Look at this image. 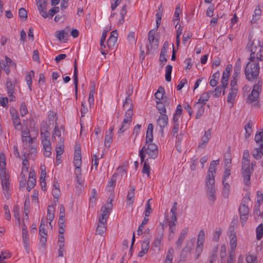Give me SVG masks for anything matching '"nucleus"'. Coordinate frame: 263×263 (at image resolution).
<instances>
[{
  "mask_svg": "<svg viewBox=\"0 0 263 263\" xmlns=\"http://www.w3.org/2000/svg\"><path fill=\"white\" fill-rule=\"evenodd\" d=\"M123 107L124 108H128L125 113V118L122 123L121 126L119 129L118 134H122L127 130L130 125L133 115V104L132 99L128 96L125 100Z\"/></svg>",
  "mask_w": 263,
  "mask_h": 263,
  "instance_id": "obj_1",
  "label": "nucleus"
},
{
  "mask_svg": "<svg viewBox=\"0 0 263 263\" xmlns=\"http://www.w3.org/2000/svg\"><path fill=\"white\" fill-rule=\"evenodd\" d=\"M6 158L3 153L0 154V178L5 196L8 194L9 189V180L8 175L6 172Z\"/></svg>",
  "mask_w": 263,
  "mask_h": 263,
  "instance_id": "obj_2",
  "label": "nucleus"
},
{
  "mask_svg": "<svg viewBox=\"0 0 263 263\" xmlns=\"http://www.w3.org/2000/svg\"><path fill=\"white\" fill-rule=\"evenodd\" d=\"M73 163L74 166L76 167L74 170V174L76 177L77 181L80 185H82L83 183V180L82 178L81 174V151L80 146H78L75 148Z\"/></svg>",
  "mask_w": 263,
  "mask_h": 263,
  "instance_id": "obj_3",
  "label": "nucleus"
},
{
  "mask_svg": "<svg viewBox=\"0 0 263 263\" xmlns=\"http://www.w3.org/2000/svg\"><path fill=\"white\" fill-rule=\"evenodd\" d=\"M259 68L258 61L254 60V62L250 61L248 62L245 70L247 79L249 81H252L256 79L258 76Z\"/></svg>",
  "mask_w": 263,
  "mask_h": 263,
  "instance_id": "obj_4",
  "label": "nucleus"
},
{
  "mask_svg": "<svg viewBox=\"0 0 263 263\" xmlns=\"http://www.w3.org/2000/svg\"><path fill=\"white\" fill-rule=\"evenodd\" d=\"M254 171L253 168L250 167V162L242 163L241 175L243 178V181L245 185L249 186L251 184V176Z\"/></svg>",
  "mask_w": 263,
  "mask_h": 263,
  "instance_id": "obj_5",
  "label": "nucleus"
},
{
  "mask_svg": "<svg viewBox=\"0 0 263 263\" xmlns=\"http://www.w3.org/2000/svg\"><path fill=\"white\" fill-rule=\"evenodd\" d=\"M251 57L250 60L251 62L255 61H263V46L258 43L257 45H254L251 47Z\"/></svg>",
  "mask_w": 263,
  "mask_h": 263,
  "instance_id": "obj_6",
  "label": "nucleus"
},
{
  "mask_svg": "<svg viewBox=\"0 0 263 263\" xmlns=\"http://www.w3.org/2000/svg\"><path fill=\"white\" fill-rule=\"evenodd\" d=\"M157 30L152 29L148 34V40L149 44L147 46L148 53L151 52L152 50L157 49L159 46L158 39L155 37V33Z\"/></svg>",
  "mask_w": 263,
  "mask_h": 263,
  "instance_id": "obj_7",
  "label": "nucleus"
},
{
  "mask_svg": "<svg viewBox=\"0 0 263 263\" xmlns=\"http://www.w3.org/2000/svg\"><path fill=\"white\" fill-rule=\"evenodd\" d=\"M262 82L258 81L257 83L254 85L251 93L248 96L247 102L252 103L257 100L259 93L261 90Z\"/></svg>",
  "mask_w": 263,
  "mask_h": 263,
  "instance_id": "obj_8",
  "label": "nucleus"
},
{
  "mask_svg": "<svg viewBox=\"0 0 263 263\" xmlns=\"http://www.w3.org/2000/svg\"><path fill=\"white\" fill-rule=\"evenodd\" d=\"M214 184L215 180H213V179H210L209 180L206 181V192L207 196L208 199L213 202H214L216 199L215 188Z\"/></svg>",
  "mask_w": 263,
  "mask_h": 263,
  "instance_id": "obj_9",
  "label": "nucleus"
},
{
  "mask_svg": "<svg viewBox=\"0 0 263 263\" xmlns=\"http://www.w3.org/2000/svg\"><path fill=\"white\" fill-rule=\"evenodd\" d=\"M16 83V79H15L14 81L13 82L11 79L7 78L6 83V87L10 101H14L15 100V97L13 95V93H14L15 85Z\"/></svg>",
  "mask_w": 263,
  "mask_h": 263,
  "instance_id": "obj_10",
  "label": "nucleus"
},
{
  "mask_svg": "<svg viewBox=\"0 0 263 263\" xmlns=\"http://www.w3.org/2000/svg\"><path fill=\"white\" fill-rule=\"evenodd\" d=\"M147 145L145 153L148 155L150 159H155L158 155V149L157 146L152 142L146 143Z\"/></svg>",
  "mask_w": 263,
  "mask_h": 263,
  "instance_id": "obj_11",
  "label": "nucleus"
},
{
  "mask_svg": "<svg viewBox=\"0 0 263 263\" xmlns=\"http://www.w3.org/2000/svg\"><path fill=\"white\" fill-rule=\"evenodd\" d=\"M239 213L241 225L244 226L248 218V215L249 213V209L245 204H241L239 208Z\"/></svg>",
  "mask_w": 263,
  "mask_h": 263,
  "instance_id": "obj_12",
  "label": "nucleus"
},
{
  "mask_svg": "<svg viewBox=\"0 0 263 263\" xmlns=\"http://www.w3.org/2000/svg\"><path fill=\"white\" fill-rule=\"evenodd\" d=\"M229 235L230 237V253H235V250L237 246V237L236 233L234 231V228L230 227L229 232Z\"/></svg>",
  "mask_w": 263,
  "mask_h": 263,
  "instance_id": "obj_13",
  "label": "nucleus"
},
{
  "mask_svg": "<svg viewBox=\"0 0 263 263\" xmlns=\"http://www.w3.org/2000/svg\"><path fill=\"white\" fill-rule=\"evenodd\" d=\"M118 33L116 30L111 32L110 36L107 40V46L110 49H113L117 45Z\"/></svg>",
  "mask_w": 263,
  "mask_h": 263,
  "instance_id": "obj_14",
  "label": "nucleus"
},
{
  "mask_svg": "<svg viewBox=\"0 0 263 263\" xmlns=\"http://www.w3.org/2000/svg\"><path fill=\"white\" fill-rule=\"evenodd\" d=\"M69 27H67L65 29L59 30L55 32L56 37L60 41L64 40L66 42L69 37Z\"/></svg>",
  "mask_w": 263,
  "mask_h": 263,
  "instance_id": "obj_15",
  "label": "nucleus"
},
{
  "mask_svg": "<svg viewBox=\"0 0 263 263\" xmlns=\"http://www.w3.org/2000/svg\"><path fill=\"white\" fill-rule=\"evenodd\" d=\"M47 3V0H36L38 10L44 18H46L48 16L46 10Z\"/></svg>",
  "mask_w": 263,
  "mask_h": 263,
  "instance_id": "obj_16",
  "label": "nucleus"
},
{
  "mask_svg": "<svg viewBox=\"0 0 263 263\" xmlns=\"http://www.w3.org/2000/svg\"><path fill=\"white\" fill-rule=\"evenodd\" d=\"M157 123L160 126L161 132H163V128L167 126L168 123L167 116L166 114L160 115L157 120Z\"/></svg>",
  "mask_w": 263,
  "mask_h": 263,
  "instance_id": "obj_17",
  "label": "nucleus"
},
{
  "mask_svg": "<svg viewBox=\"0 0 263 263\" xmlns=\"http://www.w3.org/2000/svg\"><path fill=\"white\" fill-rule=\"evenodd\" d=\"M112 208V204L110 203V205L106 207L103 206L102 208V213L99 217V220L107 221V219L110 214V211Z\"/></svg>",
  "mask_w": 263,
  "mask_h": 263,
  "instance_id": "obj_18",
  "label": "nucleus"
},
{
  "mask_svg": "<svg viewBox=\"0 0 263 263\" xmlns=\"http://www.w3.org/2000/svg\"><path fill=\"white\" fill-rule=\"evenodd\" d=\"M211 136V129H209L205 131L204 135L201 138V142L199 144L198 147L204 148L208 143Z\"/></svg>",
  "mask_w": 263,
  "mask_h": 263,
  "instance_id": "obj_19",
  "label": "nucleus"
},
{
  "mask_svg": "<svg viewBox=\"0 0 263 263\" xmlns=\"http://www.w3.org/2000/svg\"><path fill=\"white\" fill-rule=\"evenodd\" d=\"M149 248V240L148 239H144L141 245V251L138 253L139 257H142L148 252Z\"/></svg>",
  "mask_w": 263,
  "mask_h": 263,
  "instance_id": "obj_20",
  "label": "nucleus"
},
{
  "mask_svg": "<svg viewBox=\"0 0 263 263\" xmlns=\"http://www.w3.org/2000/svg\"><path fill=\"white\" fill-rule=\"evenodd\" d=\"M107 221L102 220L99 219V222L96 229V232L97 234L103 235L104 233L106 231Z\"/></svg>",
  "mask_w": 263,
  "mask_h": 263,
  "instance_id": "obj_21",
  "label": "nucleus"
},
{
  "mask_svg": "<svg viewBox=\"0 0 263 263\" xmlns=\"http://www.w3.org/2000/svg\"><path fill=\"white\" fill-rule=\"evenodd\" d=\"M73 83L74 85V90L77 97L78 87V71L77 64V61L75 60L74 64V71H73Z\"/></svg>",
  "mask_w": 263,
  "mask_h": 263,
  "instance_id": "obj_22",
  "label": "nucleus"
},
{
  "mask_svg": "<svg viewBox=\"0 0 263 263\" xmlns=\"http://www.w3.org/2000/svg\"><path fill=\"white\" fill-rule=\"evenodd\" d=\"M188 232V228H184L181 232L180 236L178 239V240L176 242V244L177 247L180 248L182 245V242H183Z\"/></svg>",
  "mask_w": 263,
  "mask_h": 263,
  "instance_id": "obj_23",
  "label": "nucleus"
},
{
  "mask_svg": "<svg viewBox=\"0 0 263 263\" xmlns=\"http://www.w3.org/2000/svg\"><path fill=\"white\" fill-rule=\"evenodd\" d=\"M153 125L152 123H149L148 125L147 131H146V143H149L152 142L153 140Z\"/></svg>",
  "mask_w": 263,
  "mask_h": 263,
  "instance_id": "obj_24",
  "label": "nucleus"
},
{
  "mask_svg": "<svg viewBox=\"0 0 263 263\" xmlns=\"http://www.w3.org/2000/svg\"><path fill=\"white\" fill-rule=\"evenodd\" d=\"M22 240L24 243L25 250L29 253V238L28 236V232L22 231Z\"/></svg>",
  "mask_w": 263,
  "mask_h": 263,
  "instance_id": "obj_25",
  "label": "nucleus"
},
{
  "mask_svg": "<svg viewBox=\"0 0 263 263\" xmlns=\"http://www.w3.org/2000/svg\"><path fill=\"white\" fill-rule=\"evenodd\" d=\"M135 186H132L130 187V189L128 192V194L127 195L126 197V200L127 202V203L129 205H133L134 201V197H135Z\"/></svg>",
  "mask_w": 263,
  "mask_h": 263,
  "instance_id": "obj_26",
  "label": "nucleus"
},
{
  "mask_svg": "<svg viewBox=\"0 0 263 263\" xmlns=\"http://www.w3.org/2000/svg\"><path fill=\"white\" fill-rule=\"evenodd\" d=\"M163 232L162 231H159L153 242V246L155 247L158 248L160 247L161 240L163 239Z\"/></svg>",
  "mask_w": 263,
  "mask_h": 263,
  "instance_id": "obj_27",
  "label": "nucleus"
},
{
  "mask_svg": "<svg viewBox=\"0 0 263 263\" xmlns=\"http://www.w3.org/2000/svg\"><path fill=\"white\" fill-rule=\"evenodd\" d=\"M174 250L173 248H170L167 252L165 259L163 263H172L174 257Z\"/></svg>",
  "mask_w": 263,
  "mask_h": 263,
  "instance_id": "obj_28",
  "label": "nucleus"
},
{
  "mask_svg": "<svg viewBox=\"0 0 263 263\" xmlns=\"http://www.w3.org/2000/svg\"><path fill=\"white\" fill-rule=\"evenodd\" d=\"M210 98V92L208 91L206 92H204L202 93L200 96V98L199 99L198 102L196 103H199L202 104V105H204L206 104V102Z\"/></svg>",
  "mask_w": 263,
  "mask_h": 263,
  "instance_id": "obj_29",
  "label": "nucleus"
},
{
  "mask_svg": "<svg viewBox=\"0 0 263 263\" xmlns=\"http://www.w3.org/2000/svg\"><path fill=\"white\" fill-rule=\"evenodd\" d=\"M194 107L197 108V110L196 114V119H199L204 112V105L196 103Z\"/></svg>",
  "mask_w": 263,
  "mask_h": 263,
  "instance_id": "obj_30",
  "label": "nucleus"
},
{
  "mask_svg": "<svg viewBox=\"0 0 263 263\" xmlns=\"http://www.w3.org/2000/svg\"><path fill=\"white\" fill-rule=\"evenodd\" d=\"M238 91V89H230V91L229 93L227 98V102L230 103H233L237 96Z\"/></svg>",
  "mask_w": 263,
  "mask_h": 263,
  "instance_id": "obj_31",
  "label": "nucleus"
},
{
  "mask_svg": "<svg viewBox=\"0 0 263 263\" xmlns=\"http://www.w3.org/2000/svg\"><path fill=\"white\" fill-rule=\"evenodd\" d=\"M34 76V72L33 70H31L30 72L27 74V75L26 77V81L27 82V84L30 89V91L32 90V77H33Z\"/></svg>",
  "mask_w": 263,
  "mask_h": 263,
  "instance_id": "obj_32",
  "label": "nucleus"
},
{
  "mask_svg": "<svg viewBox=\"0 0 263 263\" xmlns=\"http://www.w3.org/2000/svg\"><path fill=\"white\" fill-rule=\"evenodd\" d=\"M216 173V168L210 165L208 170V175L206 177V181L209 180L210 179L215 180V174Z\"/></svg>",
  "mask_w": 263,
  "mask_h": 263,
  "instance_id": "obj_33",
  "label": "nucleus"
},
{
  "mask_svg": "<svg viewBox=\"0 0 263 263\" xmlns=\"http://www.w3.org/2000/svg\"><path fill=\"white\" fill-rule=\"evenodd\" d=\"M220 76V72L219 71H217L215 72L212 77V79L210 81V85L212 87H214L216 86L218 83V80Z\"/></svg>",
  "mask_w": 263,
  "mask_h": 263,
  "instance_id": "obj_34",
  "label": "nucleus"
},
{
  "mask_svg": "<svg viewBox=\"0 0 263 263\" xmlns=\"http://www.w3.org/2000/svg\"><path fill=\"white\" fill-rule=\"evenodd\" d=\"M13 215L14 217L17 220L18 225L21 223V218H20V207L18 205H15L13 207Z\"/></svg>",
  "mask_w": 263,
  "mask_h": 263,
  "instance_id": "obj_35",
  "label": "nucleus"
},
{
  "mask_svg": "<svg viewBox=\"0 0 263 263\" xmlns=\"http://www.w3.org/2000/svg\"><path fill=\"white\" fill-rule=\"evenodd\" d=\"M261 15V10L258 6L254 10V14H253V18L251 20L252 23H256L260 18Z\"/></svg>",
  "mask_w": 263,
  "mask_h": 263,
  "instance_id": "obj_36",
  "label": "nucleus"
},
{
  "mask_svg": "<svg viewBox=\"0 0 263 263\" xmlns=\"http://www.w3.org/2000/svg\"><path fill=\"white\" fill-rule=\"evenodd\" d=\"M224 167L225 168H231V157L230 153H228L224 155Z\"/></svg>",
  "mask_w": 263,
  "mask_h": 263,
  "instance_id": "obj_37",
  "label": "nucleus"
},
{
  "mask_svg": "<svg viewBox=\"0 0 263 263\" xmlns=\"http://www.w3.org/2000/svg\"><path fill=\"white\" fill-rule=\"evenodd\" d=\"M172 66L171 65H167L166 66L165 69V80L167 82H170L171 81V73L172 71Z\"/></svg>",
  "mask_w": 263,
  "mask_h": 263,
  "instance_id": "obj_38",
  "label": "nucleus"
},
{
  "mask_svg": "<svg viewBox=\"0 0 263 263\" xmlns=\"http://www.w3.org/2000/svg\"><path fill=\"white\" fill-rule=\"evenodd\" d=\"M54 208L52 205H49L47 209V218L48 220L52 221L54 219Z\"/></svg>",
  "mask_w": 263,
  "mask_h": 263,
  "instance_id": "obj_39",
  "label": "nucleus"
},
{
  "mask_svg": "<svg viewBox=\"0 0 263 263\" xmlns=\"http://www.w3.org/2000/svg\"><path fill=\"white\" fill-rule=\"evenodd\" d=\"M229 74L228 72H223L222 74V77L221 81V85L222 87L225 89L228 86V81L229 80Z\"/></svg>",
  "mask_w": 263,
  "mask_h": 263,
  "instance_id": "obj_40",
  "label": "nucleus"
},
{
  "mask_svg": "<svg viewBox=\"0 0 263 263\" xmlns=\"http://www.w3.org/2000/svg\"><path fill=\"white\" fill-rule=\"evenodd\" d=\"M156 108L159 110L160 115L166 114V108L165 105L162 102L158 101H157Z\"/></svg>",
  "mask_w": 263,
  "mask_h": 263,
  "instance_id": "obj_41",
  "label": "nucleus"
},
{
  "mask_svg": "<svg viewBox=\"0 0 263 263\" xmlns=\"http://www.w3.org/2000/svg\"><path fill=\"white\" fill-rule=\"evenodd\" d=\"M256 239L258 240L261 239L263 236V224H260L256 229Z\"/></svg>",
  "mask_w": 263,
  "mask_h": 263,
  "instance_id": "obj_42",
  "label": "nucleus"
},
{
  "mask_svg": "<svg viewBox=\"0 0 263 263\" xmlns=\"http://www.w3.org/2000/svg\"><path fill=\"white\" fill-rule=\"evenodd\" d=\"M222 88H224L222 87V86L221 85H218L215 88L214 91H210L209 92L210 93H213V96L214 97L218 98L220 96Z\"/></svg>",
  "mask_w": 263,
  "mask_h": 263,
  "instance_id": "obj_43",
  "label": "nucleus"
},
{
  "mask_svg": "<svg viewBox=\"0 0 263 263\" xmlns=\"http://www.w3.org/2000/svg\"><path fill=\"white\" fill-rule=\"evenodd\" d=\"M22 164H23V167H22V170L21 172V175H22V177H24L25 176V174L27 173L28 172V161L27 159H24L23 160Z\"/></svg>",
  "mask_w": 263,
  "mask_h": 263,
  "instance_id": "obj_44",
  "label": "nucleus"
},
{
  "mask_svg": "<svg viewBox=\"0 0 263 263\" xmlns=\"http://www.w3.org/2000/svg\"><path fill=\"white\" fill-rule=\"evenodd\" d=\"M263 138V129H260L259 131L257 132L255 134L254 140L257 144L260 143V142L262 141Z\"/></svg>",
  "mask_w": 263,
  "mask_h": 263,
  "instance_id": "obj_45",
  "label": "nucleus"
},
{
  "mask_svg": "<svg viewBox=\"0 0 263 263\" xmlns=\"http://www.w3.org/2000/svg\"><path fill=\"white\" fill-rule=\"evenodd\" d=\"M41 133L43 134L44 137H49L50 133L47 130V124L45 122H43L41 126Z\"/></svg>",
  "mask_w": 263,
  "mask_h": 263,
  "instance_id": "obj_46",
  "label": "nucleus"
},
{
  "mask_svg": "<svg viewBox=\"0 0 263 263\" xmlns=\"http://www.w3.org/2000/svg\"><path fill=\"white\" fill-rule=\"evenodd\" d=\"M164 92V89L162 87H159L158 91L155 93V96L156 98L160 101L163 99V95Z\"/></svg>",
  "mask_w": 263,
  "mask_h": 263,
  "instance_id": "obj_47",
  "label": "nucleus"
},
{
  "mask_svg": "<svg viewBox=\"0 0 263 263\" xmlns=\"http://www.w3.org/2000/svg\"><path fill=\"white\" fill-rule=\"evenodd\" d=\"M148 221V218H147V217H144L143 220H142V223H141V224L139 226V228L138 229V230H137V234L138 235H142V230L144 228V227L145 224H146L147 223Z\"/></svg>",
  "mask_w": 263,
  "mask_h": 263,
  "instance_id": "obj_48",
  "label": "nucleus"
},
{
  "mask_svg": "<svg viewBox=\"0 0 263 263\" xmlns=\"http://www.w3.org/2000/svg\"><path fill=\"white\" fill-rule=\"evenodd\" d=\"M205 239V233L203 230H201L199 231V233L198 235V239L197 243H199L200 245H203Z\"/></svg>",
  "mask_w": 263,
  "mask_h": 263,
  "instance_id": "obj_49",
  "label": "nucleus"
},
{
  "mask_svg": "<svg viewBox=\"0 0 263 263\" xmlns=\"http://www.w3.org/2000/svg\"><path fill=\"white\" fill-rule=\"evenodd\" d=\"M203 245H200V244H199V243H197V246H196V250H195V255H196V257H195V259H197L200 256L201 253L202 252V250H203Z\"/></svg>",
  "mask_w": 263,
  "mask_h": 263,
  "instance_id": "obj_50",
  "label": "nucleus"
},
{
  "mask_svg": "<svg viewBox=\"0 0 263 263\" xmlns=\"http://www.w3.org/2000/svg\"><path fill=\"white\" fill-rule=\"evenodd\" d=\"M113 135L106 133L104 144L106 146L109 147L112 141Z\"/></svg>",
  "mask_w": 263,
  "mask_h": 263,
  "instance_id": "obj_51",
  "label": "nucleus"
},
{
  "mask_svg": "<svg viewBox=\"0 0 263 263\" xmlns=\"http://www.w3.org/2000/svg\"><path fill=\"white\" fill-rule=\"evenodd\" d=\"M39 233L40 235H47V231L45 229V224L42 219L39 227Z\"/></svg>",
  "mask_w": 263,
  "mask_h": 263,
  "instance_id": "obj_52",
  "label": "nucleus"
},
{
  "mask_svg": "<svg viewBox=\"0 0 263 263\" xmlns=\"http://www.w3.org/2000/svg\"><path fill=\"white\" fill-rule=\"evenodd\" d=\"M150 200L151 199H148L146 204V208L145 210V217H148L153 211V210L151 207Z\"/></svg>",
  "mask_w": 263,
  "mask_h": 263,
  "instance_id": "obj_53",
  "label": "nucleus"
},
{
  "mask_svg": "<svg viewBox=\"0 0 263 263\" xmlns=\"http://www.w3.org/2000/svg\"><path fill=\"white\" fill-rule=\"evenodd\" d=\"M20 112L22 117L24 116L28 113V109L25 102H22L21 103L20 107Z\"/></svg>",
  "mask_w": 263,
  "mask_h": 263,
  "instance_id": "obj_54",
  "label": "nucleus"
},
{
  "mask_svg": "<svg viewBox=\"0 0 263 263\" xmlns=\"http://www.w3.org/2000/svg\"><path fill=\"white\" fill-rule=\"evenodd\" d=\"M181 13V10L180 9V6L178 4L175 9L173 21L180 20L179 14Z\"/></svg>",
  "mask_w": 263,
  "mask_h": 263,
  "instance_id": "obj_55",
  "label": "nucleus"
},
{
  "mask_svg": "<svg viewBox=\"0 0 263 263\" xmlns=\"http://www.w3.org/2000/svg\"><path fill=\"white\" fill-rule=\"evenodd\" d=\"M11 257V254L8 251L1 252V254L0 255V263H4V260L5 259L9 258Z\"/></svg>",
  "mask_w": 263,
  "mask_h": 263,
  "instance_id": "obj_56",
  "label": "nucleus"
},
{
  "mask_svg": "<svg viewBox=\"0 0 263 263\" xmlns=\"http://www.w3.org/2000/svg\"><path fill=\"white\" fill-rule=\"evenodd\" d=\"M13 124L16 129H21L22 125L20 118L12 119Z\"/></svg>",
  "mask_w": 263,
  "mask_h": 263,
  "instance_id": "obj_57",
  "label": "nucleus"
},
{
  "mask_svg": "<svg viewBox=\"0 0 263 263\" xmlns=\"http://www.w3.org/2000/svg\"><path fill=\"white\" fill-rule=\"evenodd\" d=\"M36 183V178H28L27 182V189L30 191L34 187Z\"/></svg>",
  "mask_w": 263,
  "mask_h": 263,
  "instance_id": "obj_58",
  "label": "nucleus"
},
{
  "mask_svg": "<svg viewBox=\"0 0 263 263\" xmlns=\"http://www.w3.org/2000/svg\"><path fill=\"white\" fill-rule=\"evenodd\" d=\"M247 263H257V257L254 255H248L246 258Z\"/></svg>",
  "mask_w": 263,
  "mask_h": 263,
  "instance_id": "obj_59",
  "label": "nucleus"
},
{
  "mask_svg": "<svg viewBox=\"0 0 263 263\" xmlns=\"http://www.w3.org/2000/svg\"><path fill=\"white\" fill-rule=\"evenodd\" d=\"M146 151V147L143 146L141 149L139 150V154L141 159V162L142 163L144 161L145 157V152Z\"/></svg>",
  "mask_w": 263,
  "mask_h": 263,
  "instance_id": "obj_60",
  "label": "nucleus"
},
{
  "mask_svg": "<svg viewBox=\"0 0 263 263\" xmlns=\"http://www.w3.org/2000/svg\"><path fill=\"white\" fill-rule=\"evenodd\" d=\"M147 161L148 159H146L143 165L142 173L144 174H146L148 176L150 173V167L149 165L147 163Z\"/></svg>",
  "mask_w": 263,
  "mask_h": 263,
  "instance_id": "obj_61",
  "label": "nucleus"
},
{
  "mask_svg": "<svg viewBox=\"0 0 263 263\" xmlns=\"http://www.w3.org/2000/svg\"><path fill=\"white\" fill-rule=\"evenodd\" d=\"M259 149L258 147L255 148L253 152V156L256 160L260 159L262 157Z\"/></svg>",
  "mask_w": 263,
  "mask_h": 263,
  "instance_id": "obj_62",
  "label": "nucleus"
},
{
  "mask_svg": "<svg viewBox=\"0 0 263 263\" xmlns=\"http://www.w3.org/2000/svg\"><path fill=\"white\" fill-rule=\"evenodd\" d=\"M217 248H215L212 252V254L210 256L209 263H214L217 258Z\"/></svg>",
  "mask_w": 263,
  "mask_h": 263,
  "instance_id": "obj_63",
  "label": "nucleus"
},
{
  "mask_svg": "<svg viewBox=\"0 0 263 263\" xmlns=\"http://www.w3.org/2000/svg\"><path fill=\"white\" fill-rule=\"evenodd\" d=\"M168 47H169V45H168V42L167 41L165 42L164 43L163 47L161 49V53H160V55L166 56L167 51V49H168Z\"/></svg>",
  "mask_w": 263,
  "mask_h": 263,
  "instance_id": "obj_64",
  "label": "nucleus"
}]
</instances>
